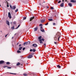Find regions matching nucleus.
<instances>
[{
	"instance_id": "nucleus-1",
	"label": "nucleus",
	"mask_w": 76,
	"mask_h": 76,
	"mask_svg": "<svg viewBox=\"0 0 76 76\" xmlns=\"http://www.w3.org/2000/svg\"><path fill=\"white\" fill-rule=\"evenodd\" d=\"M61 37V34L60 32H58L56 34L55 37H54V40L55 41H59L60 38Z\"/></svg>"
},
{
	"instance_id": "nucleus-2",
	"label": "nucleus",
	"mask_w": 76,
	"mask_h": 76,
	"mask_svg": "<svg viewBox=\"0 0 76 76\" xmlns=\"http://www.w3.org/2000/svg\"><path fill=\"white\" fill-rule=\"evenodd\" d=\"M41 38H42V36H40L38 37L39 41V42H40V44H42V43H43V42H42V39H41Z\"/></svg>"
},
{
	"instance_id": "nucleus-3",
	"label": "nucleus",
	"mask_w": 76,
	"mask_h": 76,
	"mask_svg": "<svg viewBox=\"0 0 76 76\" xmlns=\"http://www.w3.org/2000/svg\"><path fill=\"white\" fill-rule=\"evenodd\" d=\"M8 17L10 19H11L12 18V16H11V14H10V12H8Z\"/></svg>"
},
{
	"instance_id": "nucleus-4",
	"label": "nucleus",
	"mask_w": 76,
	"mask_h": 76,
	"mask_svg": "<svg viewBox=\"0 0 76 76\" xmlns=\"http://www.w3.org/2000/svg\"><path fill=\"white\" fill-rule=\"evenodd\" d=\"M54 15H55V17H57L58 16V14H57V13L56 12H54Z\"/></svg>"
},
{
	"instance_id": "nucleus-5",
	"label": "nucleus",
	"mask_w": 76,
	"mask_h": 76,
	"mask_svg": "<svg viewBox=\"0 0 76 76\" xmlns=\"http://www.w3.org/2000/svg\"><path fill=\"white\" fill-rule=\"evenodd\" d=\"M6 23L8 25V26H10V23H9V22L8 20L6 21Z\"/></svg>"
},
{
	"instance_id": "nucleus-6",
	"label": "nucleus",
	"mask_w": 76,
	"mask_h": 76,
	"mask_svg": "<svg viewBox=\"0 0 76 76\" xmlns=\"http://www.w3.org/2000/svg\"><path fill=\"white\" fill-rule=\"evenodd\" d=\"M33 46L34 47H38V45H37L36 44H33Z\"/></svg>"
},
{
	"instance_id": "nucleus-7",
	"label": "nucleus",
	"mask_w": 76,
	"mask_h": 76,
	"mask_svg": "<svg viewBox=\"0 0 76 76\" xmlns=\"http://www.w3.org/2000/svg\"><path fill=\"white\" fill-rule=\"evenodd\" d=\"M70 2L72 3H76V0H71Z\"/></svg>"
},
{
	"instance_id": "nucleus-8",
	"label": "nucleus",
	"mask_w": 76,
	"mask_h": 76,
	"mask_svg": "<svg viewBox=\"0 0 76 76\" xmlns=\"http://www.w3.org/2000/svg\"><path fill=\"white\" fill-rule=\"evenodd\" d=\"M34 19V16L33 17L31 18L30 19V21L31 22V21H32Z\"/></svg>"
},
{
	"instance_id": "nucleus-9",
	"label": "nucleus",
	"mask_w": 76,
	"mask_h": 76,
	"mask_svg": "<svg viewBox=\"0 0 76 76\" xmlns=\"http://www.w3.org/2000/svg\"><path fill=\"white\" fill-rule=\"evenodd\" d=\"M34 31H37L38 30V26H37L36 28H34Z\"/></svg>"
},
{
	"instance_id": "nucleus-10",
	"label": "nucleus",
	"mask_w": 76,
	"mask_h": 76,
	"mask_svg": "<svg viewBox=\"0 0 76 76\" xmlns=\"http://www.w3.org/2000/svg\"><path fill=\"white\" fill-rule=\"evenodd\" d=\"M32 55H29L28 57V58H32Z\"/></svg>"
},
{
	"instance_id": "nucleus-11",
	"label": "nucleus",
	"mask_w": 76,
	"mask_h": 76,
	"mask_svg": "<svg viewBox=\"0 0 76 76\" xmlns=\"http://www.w3.org/2000/svg\"><path fill=\"white\" fill-rule=\"evenodd\" d=\"M4 63V61H0V64H3Z\"/></svg>"
},
{
	"instance_id": "nucleus-12",
	"label": "nucleus",
	"mask_w": 76,
	"mask_h": 76,
	"mask_svg": "<svg viewBox=\"0 0 76 76\" xmlns=\"http://www.w3.org/2000/svg\"><path fill=\"white\" fill-rule=\"evenodd\" d=\"M40 30L42 32H45V31L44 30V29L43 28H42V29H40Z\"/></svg>"
},
{
	"instance_id": "nucleus-13",
	"label": "nucleus",
	"mask_w": 76,
	"mask_h": 76,
	"mask_svg": "<svg viewBox=\"0 0 76 76\" xmlns=\"http://www.w3.org/2000/svg\"><path fill=\"white\" fill-rule=\"evenodd\" d=\"M68 5L69 7H72V4L70 3L68 4Z\"/></svg>"
},
{
	"instance_id": "nucleus-14",
	"label": "nucleus",
	"mask_w": 76,
	"mask_h": 76,
	"mask_svg": "<svg viewBox=\"0 0 76 76\" xmlns=\"http://www.w3.org/2000/svg\"><path fill=\"white\" fill-rule=\"evenodd\" d=\"M61 7H63L64 6V3H62L60 5Z\"/></svg>"
},
{
	"instance_id": "nucleus-15",
	"label": "nucleus",
	"mask_w": 76,
	"mask_h": 76,
	"mask_svg": "<svg viewBox=\"0 0 76 76\" xmlns=\"http://www.w3.org/2000/svg\"><path fill=\"white\" fill-rule=\"evenodd\" d=\"M27 43V45H29L30 44V42L29 41H28L27 42H26Z\"/></svg>"
},
{
	"instance_id": "nucleus-16",
	"label": "nucleus",
	"mask_w": 76,
	"mask_h": 76,
	"mask_svg": "<svg viewBox=\"0 0 76 76\" xmlns=\"http://www.w3.org/2000/svg\"><path fill=\"white\" fill-rule=\"evenodd\" d=\"M19 65H20V63L19 62H18L16 64V66H19Z\"/></svg>"
},
{
	"instance_id": "nucleus-17",
	"label": "nucleus",
	"mask_w": 76,
	"mask_h": 76,
	"mask_svg": "<svg viewBox=\"0 0 76 76\" xmlns=\"http://www.w3.org/2000/svg\"><path fill=\"white\" fill-rule=\"evenodd\" d=\"M45 20H41V23H42L44 22H45Z\"/></svg>"
},
{
	"instance_id": "nucleus-18",
	"label": "nucleus",
	"mask_w": 76,
	"mask_h": 76,
	"mask_svg": "<svg viewBox=\"0 0 76 76\" xmlns=\"http://www.w3.org/2000/svg\"><path fill=\"white\" fill-rule=\"evenodd\" d=\"M23 48V47H21L19 48L18 49L19 50H22V49Z\"/></svg>"
},
{
	"instance_id": "nucleus-19",
	"label": "nucleus",
	"mask_w": 76,
	"mask_h": 76,
	"mask_svg": "<svg viewBox=\"0 0 76 76\" xmlns=\"http://www.w3.org/2000/svg\"><path fill=\"white\" fill-rule=\"evenodd\" d=\"M57 67L59 69H60V68H61V66L59 65H58Z\"/></svg>"
},
{
	"instance_id": "nucleus-20",
	"label": "nucleus",
	"mask_w": 76,
	"mask_h": 76,
	"mask_svg": "<svg viewBox=\"0 0 76 76\" xmlns=\"http://www.w3.org/2000/svg\"><path fill=\"white\" fill-rule=\"evenodd\" d=\"M15 9H16V7L15 6H13L12 7V9H13V10H15Z\"/></svg>"
},
{
	"instance_id": "nucleus-21",
	"label": "nucleus",
	"mask_w": 76,
	"mask_h": 76,
	"mask_svg": "<svg viewBox=\"0 0 76 76\" xmlns=\"http://www.w3.org/2000/svg\"><path fill=\"white\" fill-rule=\"evenodd\" d=\"M17 52L18 53H21V51H20L19 50H18L17 51Z\"/></svg>"
},
{
	"instance_id": "nucleus-22",
	"label": "nucleus",
	"mask_w": 76,
	"mask_h": 76,
	"mask_svg": "<svg viewBox=\"0 0 76 76\" xmlns=\"http://www.w3.org/2000/svg\"><path fill=\"white\" fill-rule=\"evenodd\" d=\"M53 20L52 19H48V20H49V21H53Z\"/></svg>"
},
{
	"instance_id": "nucleus-23",
	"label": "nucleus",
	"mask_w": 76,
	"mask_h": 76,
	"mask_svg": "<svg viewBox=\"0 0 76 76\" xmlns=\"http://www.w3.org/2000/svg\"><path fill=\"white\" fill-rule=\"evenodd\" d=\"M27 45V43L26 42H25L23 44V45Z\"/></svg>"
},
{
	"instance_id": "nucleus-24",
	"label": "nucleus",
	"mask_w": 76,
	"mask_h": 76,
	"mask_svg": "<svg viewBox=\"0 0 76 76\" xmlns=\"http://www.w3.org/2000/svg\"><path fill=\"white\" fill-rule=\"evenodd\" d=\"M10 64V62H8L6 63L7 64Z\"/></svg>"
},
{
	"instance_id": "nucleus-25",
	"label": "nucleus",
	"mask_w": 76,
	"mask_h": 76,
	"mask_svg": "<svg viewBox=\"0 0 76 76\" xmlns=\"http://www.w3.org/2000/svg\"><path fill=\"white\" fill-rule=\"evenodd\" d=\"M16 23V22L14 21V22H13V24H14L15 25Z\"/></svg>"
},
{
	"instance_id": "nucleus-26",
	"label": "nucleus",
	"mask_w": 76,
	"mask_h": 76,
	"mask_svg": "<svg viewBox=\"0 0 76 76\" xmlns=\"http://www.w3.org/2000/svg\"><path fill=\"white\" fill-rule=\"evenodd\" d=\"M11 28L12 29H15V27L14 26L11 27Z\"/></svg>"
},
{
	"instance_id": "nucleus-27",
	"label": "nucleus",
	"mask_w": 76,
	"mask_h": 76,
	"mask_svg": "<svg viewBox=\"0 0 76 76\" xmlns=\"http://www.w3.org/2000/svg\"><path fill=\"white\" fill-rule=\"evenodd\" d=\"M36 51V50H35V49H33V52H35Z\"/></svg>"
},
{
	"instance_id": "nucleus-28",
	"label": "nucleus",
	"mask_w": 76,
	"mask_h": 76,
	"mask_svg": "<svg viewBox=\"0 0 76 76\" xmlns=\"http://www.w3.org/2000/svg\"><path fill=\"white\" fill-rule=\"evenodd\" d=\"M19 26H20V24H19L18 25V27H17L16 28H15V29H18V28H19Z\"/></svg>"
},
{
	"instance_id": "nucleus-29",
	"label": "nucleus",
	"mask_w": 76,
	"mask_h": 76,
	"mask_svg": "<svg viewBox=\"0 0 76 76\" xmlns=\"http://www.w3.org/2000/svg\"><path fill=\"white\" fill-rule=\"evenodd\" d=\"M26 19V17H24L23 19V20H25V19Z\"/></svg>"
},
{
	"instance_id": "nucleus-30",
	"label": "nucleus",
	"mask_w": 76,
	"mask_h": 76,
	"mask_svg": "<svg viewBox=\"0 0 76 76\" xmlns=\"http://www.w3.org/2000/svg\"><path fill=\"white\" fill-rule=\"evenodd\" d=\"M10 8H11V9L12 10H13V8H12V6L10 5Z\"/></svg>"
},
{
	"instance_id": "nucleus-31",
	"label": "nucleus",
	"mask_w": 76,
	"mask_h": 76,
	"mask_svg": "<svg viewBox=\"0 0 76 76\" xmlns=\"http://www.w3.org/2000/svg\"><path fill=\"white\" fill-rule=\"evenodd\" d=\"M24 76H28V75H27V74H23Z\"/></svg>"
},
{
	"instance_id": "nucleus-32",
	"label": "nucleus",
	"mask_w": 76,
	"mask_h": 76,
	"mask_svg": "<svg viewBox=\"0 0 76 76\" xmlns=\"http://www.w3.org/2000/svg\"><path fill=\"white\" fill-rule=\"evenodd\" d=\"M7 67V66H3L4 68H5V67Z\"/></svg>"
},
{
	"instance_id": "nucleus-33",
	"label": "nucleus",
	"mask_w": 76,
	"mask_h": 76,
	"mask_svg": "<svg viewBox=\"0 0 76 76\" xmlns=\"http://www.w3.org/2000/svg\"><path fill=\"white\" fill-rule=\"evenodd\" d=\"M18 11V9H17L15 10V12H17Z\"/></svg>"
},
{
	"instance_id": "nucleus-34",
	"label": "nucleus",
	"mask_w": 76,
	"mask_h": 76,
	"mask_svg": "<svg viewBox=\"0 0 76 76\" xmlns=\"http://www.w3.org/2000/svg\"><path fill=\"white\" fill-rule=\"evenodd\" d=\"M39 26H42V24H41L39 25Z\"/></svg>"
},
{
	"instance_id": "nucleus-35",
	"label": "nucleus",
	"mask_w": 76,
	"mask_h": 76,
	"mask_svg": "<svg viewBox=\"0 0 76 76\" xmlns=\"http://www.w3.org/2000/svg\"><path fill=\"white\" fill-rule=\"evenodd\" d=\"M50 9L52 10H53V9H54V8H53V7H51Z\"/></svg>"
},
{
	"instance_id": "nucleus-36",
	"label": "nucleus",
	"mask_w": 76,
	"mask_h": 76,
	"mask_svg": "<svg viewBox=\"0 0 76 76\" xmlns=\"http://www.w3.org/2000/svg\"><path fill=\"white\" fill-rule=\"evenodd\" d=\"M61 1H59L58 2V3H61Z\"/></svg>"
},
{
	"instance_id": "nucleus-37",
	"label": "nucleus",
	"mask_w": 76,
	"mask_h": 76,
	"mask_svg": "<svg viewBox=\"0 0 76 76\" xmlns=\"http://www.w3.org/2000/svg\"><path fill=\"white\" fill-rule=\"evenodd\" d=\"M7 69H11V67H8L7 68Z\"/></svg>"
},
{
	"instance_id": "nucleus-38",
	"label": "nucleus",
	"mask_w": 76,
	"mask_h": 76,
	"mask_svg": "<svg viewBox=\"0 0 76 76\" xmlns=\"http://www.w3.org/2000/svg\"><path fill=\"white\" fill-rule=\"evenodd\" d=\"M25 48H23V50H25Z\"/></svg>"
},
{
	"instance_id": "nucleus-39",
	"label": "nucleus",
	"mask_w": 76,
	"mask_h": 76,
	"mask_svg": "<svg viewBox=\"0 0 76 76\" xmlns=\"http://www.w3.org/2000/svg\"><path fill=\"white\" fill-rule=\"evenodd\" d=\"M8 35H9V34H7L5 36V37H7V36Z\"/></svg>"
},
{
	"instance_id": "nucleus-40",
	"label": "nucleus",
	"mask_w": 76,
	"mask_h": 76,
	"mask_svg": "<svg viewBox=\"0 0 76 76\" xmlns=\"http://www.w3.org/2000/svg\"><path fill=\"white\" fill-rule=\"evenodd\" d=\"M30 51H33V50L32 49H30Z\"/></svg>"
},
{
	"instance_id": "nucleus-41",
	"label": "nucleus",
	"mask_w": 76,
	"mask_h": 76,
	"mask_svg": "<svg viewBox=\"0 0 76 76\" xmlns=\"http://www.w3.org/2000/svg\"><path fill=\"white\" fill-rule=\"evenodd\" d=\"M48 23H47L45 24V25H48Z\"/></svg>"
},
{
	"instance_id": "nucleus-42",
	"label": "nucleus",
	"mask_w": 76,
	"mask_h": 76,
	"mask_svg": "<svg viewBox=\"0 0 76 76\" xmlns=\"http://www.w3.org/2000/svg\"><path fill=\"white\" fill-rule=\"evenodd\" d=\"M53 25H56V23H53Z\"/></svg>"
},
{
	"instance_id": "nucleus-43",
	"label": "nucleus",
	"mask_w": 76,
	"mask_h": 76,
	"mask_svg": "<svg viewBox=\"0 0 76 76\" xmlns=\"http://www.w3.org/2000/svg\"><path fill=\"white\" fill-rule=\"evenodd\" d=\"M42 41H44V39H42Z\"/></svg>"
},
{
	"instance_id": "nucleus-44",
	"label": "nucleus",
	"mask_w": 76,
	"mask_h": 76,
	"mask_svg": "<svg viewBox=\"0 0 76 76\" xmlns=\"http://www.w3.org/2000/svg\"><path fill=\"white\" fill-rule=\"evenodd\" d=\"M40 29H42V26H41L40 27Z\"/></svg>"
},
{
	"instance_id": "nucleus-45",
	"label": "nucleus",
	"mask_w": 76,
	"mask_h": 76,
	"mask_svg": "<svg viewBox=\"0 0 76 76\" xmlns=\"http://www.w3.org/2000/svg\"><path fill=\"white\" fill-rule=\"evenodd\" d=\"M54 44H57V42H55Z\"/></svg>"
},
{
	"instance_id": "nucleus-46",
	"label": "nucleus",
	"mask_w": 76,
	"mask_h": 76,
	"mask_svg": "<svg viewBox=\"0 0 76 76\" xmlns=\"http://www.w3.org/2000/svg\"><path fill=\"white\" fill-rule=\"evenodd\" d=\"M21 45H21V44H20V45H19V47H20V46H21Z\"/></svg>"
},
{
	"instance_id": "nucleus-47",
	"label": "nucleus",
	"mask_w": 76,
	"mask_h": 76,
	"mask_svg": "<svg viewBox=\"0 0 76 76\" xmlns=\"http://www.w3.org/2000/svg\"><path fill=\"white\" fill-rule=\"evenodd\" d=\"M7 7H9V5H7Z\"/></svg>"
},
{
	"instance_id": "nucleus-48",
	"label": "nucleus",
	"mask_w": 76,
	"mask_h": 76,
	"mask_svg": "<svg viewBox=\"0 0 76 76\" xmlns=\"http://www.w3.org/2000/svg\"><path fill=\"white\" fill-rule=\"evenodd\" d=\"M59 0H56V1H59Z\"/></svg>"
},
{
	"instance_id": "nucleus-49",
	"label": "nucleus",
	"mask_w": 76,
	"mask_h": 76,
	"mask_svg": "<svg viewBox=\"0 0 76 76\" xmlns=\"http://www.w3.org/2000/svg\"><path fill=\"white\" fill-rule=\"evenodd\" d=\"M13 74L15 75H16V74L13 73Z\"/></svg>"
},
{
	"instance_id": "nucleus-50",
	"label": "nucleus",
	"mask_w": 76,
	"mask_h": 76,
	"mask_svg": "<svg viewBox=\"0 0 76 76\" xmlns=\"http://www.w3.org/2000/svg\"><path fill=\"white\" fill-rule=\"evenodd\" d=\"M44 45H45V46H46V44H44Z\"/></svg>"
},
{
	"instance_id": "nucleus-51",
	"label": "nucleus",
	"mask_w": 76,
	"mask_h": 76,
	"mask_svg": "<svg viewBox=\"0 0 76 76\" xmlns=\"http://www.w3.org/2000/svg\"><path fill=\"white\" fill-rule=\"evenodd\" d=\"M47 9H48V8H49V7H47Z\"/></svg>"
},
{
	"instance_id": "nucleus-52",
	"label": "nucleus",
	"mask_w": 76,
	"mask_h": 76,
	"mask_svg": "<svg viewBox=\"0 0 76 76\" xmlns=\"http://www.w3.org/2000/svg\"><path fill=\"white\" fill-rule=\"evenodd\" d=\"M10 73V74H13V73Z\"/></svg>"
},
{
	"instance_id": "nucleus-53",
	"label": "nucleus",
	"mask_w": 76,
	"mask_h": 76,
	"mask_svg": "<svg viewBox=\"0 0 76 76\" xmlns=\"http://www.w3.org/2000/svg\"><path fill=\"white\" fill-rule=\"evenodd\" d=\"M64 0H62V2H64Z\"/></svg>"
},
{
	"instance_id": "nucleus-54",
	"label": "nucleus",
	"mask_w": 76,
	"mask_h": 76,
	"mask_svg": "<svg viewBox=\"0 0 76 76\" xmlns=\"http://www.w3.org/2000/svg\"><path fill=\"white\" fill-rule=\"evenodd\" d=\"M7 3V4H8V2H7V1H6Z\"/></svg>"
},
{
	"instance_id": "nucleus-55",
	"label": "nucleus",
	"mask_w": 76,
	"mask_h": 76,
	"mask_svg": "<svg viewBox=\"0 0 76 76\" xmlns=\"http://www.w3.org/2000/svg\"><path fill=\"white\" fill-rule=\"evenodd\" d=\"M19 44V43H18L17 44V45H18V44Z\"/></svg>"
},
{
	"instance_id": "nucleus-56",
	"label": "nucleus",
	"mask_w": 76,
	"mask_h": 76,
	"mask_svg": "<svg viewBox=\"0 0 76 76\" xmlns=\"http://www.w3.org/2000/svg\"><path fill=\"white\" fill-rule=\"evenodd\" d=\"M39 5H41V3H40L39 4Z\"/></svg>"
},
{
	"instance_id": "nucleus-57",
	"label": "nucleus",
	"mask_w": 76,
	"mask_h": 76,
	"mask_svg": "<svg viewBox=\"0 0 76 76\" xmlns=\"http://www.w3.org/2000/svg\"><path fill=\"white\" fill-rule=\"evenodd\" d=\"M10 23H11V24H12V22H11Z\"/></svg>"
},
{
	"instance_id": "nucleus-58",
	"label": "nucleus",
	"mask_w": 76,
	"mask_h": 76,
	"mask_svg": "<svg viewBox=\"0 0 76 76\" xmlns=\"http://www.w3.org/2000/svg\"><path fill=\"white\" fill-rule=\"evenodd\" d=\"M13 37L12 38V39H13Z\"/></svg>"
},
{
	"instance_id": "nucleus-59",
	"label": "nucleus",
	"mask_w": 76,
	"mask_h": 76,
	"mask_svg": "<svg viewBox=\"0 0 76 76\" xmlns=\"http://www.w3.org/2000/svg\"><path fill=\"white\" fill-rule=\"evenodd\" d=\"M1 32H2V31H1Z\"/></svg>"
},
{
	"instance_id": "nucleus-60",
	"label": "nucleus",
	"mask_w": 76,
	"mask_h": 76,
	"mask_svg": "<svg viewBox=\"0 0 76 76\" xmlns=\"http://www.w3.org/2000/svg\"><path fill=\"white\" fill-rule=\"evenodd\" d=\"M7 73H9V72H7Z\"/></svg>"
},
{
	"instance_id": "nucleus-61",
	"label": "nucleus",
	"mask_w": 76,
	"mask_h": 76,
	"mask_svg": "<svg viewBox=\"0 0 76 76\" xmlns=\"http://www.w3.org/2000/svg\"><path fill=\"white\" fill-rule=\"evenodd\" d=\"M0 6L1 7V5L0 4Z\"/></svg>"
},
{
	"instance_id": "nucleus-62",
	"label": "nucleus",
	"mask_w": 76,
	"mask_h": 76,
	"mask_svg": "<svg viewBox=\"0 0 76 76\" xmlns=\"http://www.w3.org/2000/svg\"><path fill=\"white\" fill-rule=\"evenodd\" d=\"M66 1H67V0H65Z\"/></svg>"
},
{
	"instance_id": "nucleus-63",
	"label": "nucleus",
	"mask_w": 76,
	"mask_h": 76,
	"mask_svg": "<svg viewBox=\"0 0 76 76\" xmlns=\"http://www.w3.org/2000/svg\"><path fill=\"white\" fill-rule=\"evenodd\" d=\"M8 1H9V0H7Z\"/></svg>"
},
{
	"instance_id": "nucleus-64",
	"label": "nucleus",
	"mask_w": 76,
	"mask_h": 76,
	"mask_svg": "<svg viewBox=\"0 0 76 76\" xmlns=\"http://www.w3.org/2000/svg\"><path fill=\"white\" fill-rule=\"evenodd\" d=\"M43 3H45V2H43Z\"/></svg>"
}]
</instances>
